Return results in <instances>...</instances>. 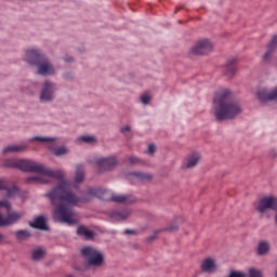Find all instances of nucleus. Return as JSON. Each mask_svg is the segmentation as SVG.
<instances>
[{
  "label": "nucleus",
  "instance_id": "obj_36",
  "mask_svg": "<svg viewBox=\"0 0 277 277\" xmlns=\"http://www.w3.org/2000/svg\"><path fill=\"white\" fill-rule=\"evenodd\" d=\"M167 230H176V225H171L167 228Z\"/></svg>",
  "mask_w": 277,
  "mask_h": 277
},
{
  "label": "nucleus",
  "instance_id": "obj_10",
  "mask_svg": "<svg viewBox=\"0 0 277 277\" xmlns=\"http://www.w3.org/2000/svg\"><path fill=\"white\" fill-rule=\"evenodd\" d=\"M37 72L42 77H55V75H57V67L53 65L49 58L44 57L37 65Z\"/></svg>",
  "mask_w": 277,
  "mask_h": 277
},
{
  "label": "nucleus",
  "instance_id": "obj_24",
  "mask_svg": "<svg viewBox=\"0 0 277 277\" xmlns=\"http://www.w3.org/2000/svg\"><path fill=\"white\" fill-rule=\"evenodd\" d=\"M236 71L237 68L235 67V60L232 58L226 63L224 67V75H226V77H233V75H235Z\"/></svg>",
  "mask_w": 277,
  "mask_h": 277
},
{
  "label": "nucleus",
  "instance_id": "obj_19",
  "mask_svg": "<svg viewBox=\"0 0 277 277\" xmlns=\"http://www.w3.org/2000/svg\"><path fill=\"white\" fill-rule=\"evenodd\" d=\"M29 226H31V228H39V230H48L49 227L47 226V216L44 215L37 216L34 220V222L29 223Z\"/></svg>",
  "mask_w": 277,
  "mask_h": 277
},
{
  "label": "nucleus",
  "instance_id": "obj_11",
  "mask_svg": "<svg viewBox=\"0 0 277 277\" xmlns=\"http://www.w3.org/2000/svg\"><path fill=\"white\" fill-rule=\"evenodd\" d=\"M213 51V43L209 39H201L192 48L193 55H209Z\"/></svg>",
  "mask_w": 277,
  "mask_h": 277
},
{
  "label": "nucleus",
  "instance_id": "obj_17",
  "mask_svg": "<svg viewBox=\"0 0 277 277\" xmlns=\"http://www.w3.org/2000/svg\"><path fill=\"white\" fill-rule=\"evenodd\" d=\"M217 261L213 258H207L201 262V269L206 274H215L217 272Z\"/></svg>",
  "mask_w": 277,
  "mask_h": 277
},
{
  "label": "nucleus",
  "instance_id": "obj_37",
  "mask_svg": "<svg viewBox=\"0 0 277 277\" xmlns=\"http://www.w3.org/2000/svg\"><path fill=\"white\" fill-rule=\"evenodd\" d=\"M124 234H126V235H133V230H131V229H126Z\"/></svg>",
  "mask_w": 277,
  "mask_h": 277
},
{
  "label": "nucleus",
  "instance_id": "obj_25",
  "mask_svg": "<svg viewBox=\"0 0 277 277\" xmlns=\"http://www.w3.org/2000/svg\"><path fill=\"white\" fill-rule=\"evenodd\" d=\"M269 242L265 240H261L258 245V254L260 256H264V254H267L269 252Z\"/></svg>",
  "mask_w": 277,
  "mask_h": 277
},
{
  "label": "nucleus",
  "instance_id": "obj_18",
  "mask_svg": "<svg viewBox=\"0 0 277 277\" xmlns=\"http://www.w3.org/2000/svg\"><path fill=\"white\" fill-rule=\"evenodd\" d=\"M47 256V249L42 247H37L32 249L30 259L31 261H35V263H40V261H44Z\"/></svg>",
  "mask_w": 277,
  "mask_h": 277
},
{
  "label": "nucleus",
  "instance_id": "obj_30",
  "mask_svg": "<svg viewBox=\"0 0 277 277\" xmlns=\"http://www.w3.org/2000/svg\"><path fill=\"white\" fill-rule=\"evenodd\" d=\"M141 103H143V105H148V103H150V95L148 93H145L141 96Z\"/></svg>",
  "mask_w": 277,
  "mask_h": 277
},
{
  "label": "nucleus",
  "instance_id": "obj_38",
  "mask_svg": "<svg viewBox=\"0 0 277 277\" xmlns=\"http://www.w3.org/2000/svg\"><path fill=\"white\" fill-rule=\"evenodd\" d=\"M276 211V214H275V223L277 225V209L275 210Z\"/></svg>",
  "mask_w": 277,
  "mask_h": 277
},
{
  "label": "nucleus",
  "instance_id": "obj_23",
  "mask_svg": "<svg viewBox=\"0 0 277 277\" xmlns=\"http://www.w3.org/2000/svg\"><path fill=\"white\" fill-rule=\"evenodd\" d=\"M96 142H98V138L90 134H84L77 138L78 144H96Z\"/></svg>",
  "mask_w": 277,
  "mask_h": 277
},
{
  "label": "nucleus",
  "instance_id": "obj_35",
  "mask_svg": "<svg viewBox=\"0 0 277 277\" xmlns=\"http://www.w3.org/2000/svg\"><path fill=\"white\" fill-rule=\"evenodd\" d=\"M129 131H131V127L130 126H126V127L121 128V133H127Z\"/></svg>",
  "mask_w": 277,
  "mask_h": 277
},
{
  "label": "nucleus",
  "instance_id": "obj_13",
  "mask_svg": "<svg viewBox=\"0 0 277 277\" xmlns=\"http://www.w3.org/2000/svg\"><path fill=\"white\" fill-rule=\"evenodd\" d=\"M0 192H4L6 198H15L18 194V187L12 180L2 177L0 179Z\"/></svg>",
  "mask_w": 277,
  "mask_h": 277
},
{
  "label": "nucleus",
  "instance_id": "obj_28",
  "mask_svg": "<svg viewBox=\"0 0 277 277\" xmlns=\"http://www.w3.org/2000/svg\"><path fill=\"white\" fill-rule=\"evenodd\" d=\"M3 209L6 211V213H10V211H12V203L10 202V200H0V211H3Z\"/></svg>",
  "mask_w": 277,
  "mask_h": 277
},
{
  "label": "nucleus",
  "instance_id": "obj_4",
  "mask_svg": "<svg viewBox=\"0 0 277 277\" xmlns=\"http://www.w3.org/2000/svg\"><path fill=\"white\" fill-rule=\"evenodd\" d=\"M28 142H41V144H48L49 150L54 155L55 157H64L70 153V149L66 146H56L55 142H57V138L55 137H49V136H34L28 140Z\"/></svg>",
  "mask_w": 277,
  "mask_h": 277
},
{
  "label": "nucleus",
  "instance_id": "obj_3",
  "mask_svg": "<svg viewBox=\"0 0 277 277\" xmlns=\"http://www.w3.org/2000/svg\"><path fill=\"white\" fill-rule=\"evenodd\" d=\"M88 196H94L101 200H111L113 202H119L129 205V202H135V198L131 195H120L103 187H91L88 189Z\"/></svg>",
  "mask_w": 277,
  "mask_h": 277
},
{
  "label": "nucleus",
  "instance_id": "obj_34",
  "mask_svg": "<svg viewBox=\"0 0 277 277\" xmlns=\"http://www.w3.org/2000/svg\"><path fill=\"white\" fill-rule=\"evenodd\" d=\"M64 62H67L68 64H70V62H75V58H72V56L70 55H66L64 56Z\"/></svg>",
  "mask_w": 277,
  "mask_h": 277
},
{
  "label": "nucleus",
  "instance_id": "obj_32",
  "mask_svg": "<svg viewBox=\"0 0 277 277\" xmlns=\"http://www.w3.org/2000/svg\"><path fill=\"white\" fill-rule=\"evenodd\" d=\"M155 153H157V146L155 144H150L148 146V154L149 155H155Z\"/></svg>",
  "mask_w": 277,
  "mask_h": 277
},
{
  "label": "nucleus",
  "instance_id": "obj_8",
  "mask_svg": "<svg viewBox=\"0 0 277 277\" xmlns=\"http://www.w3.org/2000/svg\"><path fill=\"white\" fill-rule=\"evenodd\" d=\"M55 92H57V83L45 80L39 95L40 103H53L55 101Z\"/></svg>",
  "mask_w": 277,
  "mask_h": 277
},
{
  "label": "nucleus",
  "instance_id": "obj_21",
  "mask_svg": "<svg viewBox=\"0 0 277 277\" xmlns=\"http://www.w3.org/2000/svg\"><path fill=\"white\" fill-rule=\"evenodd\" d=\"M130 179L141 183H148V181H153V175L150 173L134 172L130 174Z\"/></svg>",
  "mask_w": 277,
  "mask_h": 277
},
{
  "label": "nucleus",
  "instance_id": "obj_7",
  "mask_svg": "<svg viewBox=\"0 0 277 277\" xmlns=\"http://www.w3.org/2000/svg\"><path fill=\"white\" fill-rule=\"evenodd\" d=\"M253 209L260 213V215H264L267 211H276L277 209V198L274 196H265L260 200L253 203Z\"/></svg>",
  "mask_w": 277,
  "mask_h": 277
},
{
  "label": "nucleus",
  "instance_id": "obj_29",
  "mask_svg": "<svg viewBox=\"0 0 277 277\" xmlns=\"http://www.w3.org/2000/svg\"><path fill=\"white\" fill-rule=\"evenodd\" d=\"M249 277H263V273L260 269L251 268L249 271Z\"/></svg>",
  "mask_w": 277,
  "mask_h": 277
},
{
  "label": "nucleus",
  "instance_id": "obj_5",
  "mask_svg": "<svg viewBox=\"0 0 277 277\" xmlns=\"http://www.w3.org/2000/svg\"><path fill=\"white\" fill-rule=\"evenodd\" d=\"M83 259L93 267H101L105 263V256L94 247H85L81 250Z\"/></svg>",
  "mask_w": 277,
  "mask_h": 277
},
{
  "label": "nucleus",
  "instance_id": "obj_9",
  "mask_svg": "<svg viewBox=\"0 0 277 277\" xmlns=\"http://www.w3.org/2000/svg\"><path fill=\"white\" fill-rule=\"evenodd\" d=\"M44 57V53H42V50L38 48L26 49L23 56L24 62H27L32 66H37Z\"/></svg>",
  "mask_w": 277,
  "mask_h": 277
},
{
  "label": "nucleus",
  "instance_id": "obj_1",
  "mask_svg": "<svg viewBox=\"0 0 277 277\" xmlns=\"http://www.w3.org/2000/svg\"><path fill=\"white\" fill-rule=\"evenodd\" d=\"M5 168H16L22 172H36L39 175H30L26 179V183L44 185L51 183L53 179L60 181L58 185L47 193L51 205H53V219L63 224H77L75 219V205L88 202L84 197H79L72 189H79V185L85 181V168L83 164H77L74 180H66V173L62 169H49L42 163H38L30 159L9 158L3 161Z\"/></svg>",
  "mask_w": 277,
  "mask_h": 277
},
{
  "label": "nucleus",
  "instance_id": "obj_27",
  "mask_svg": "<svg viewBox=\"0 0 277 277\" xmlns=\"http://www.w3.org/2000/svg\"><path fill=\"white\" fill-rule=\"evenodd\" d=\"M77 233L80 237H84V239H92L94 237V233L83 226L78 227Z\"/></svg>",
  "mask_w": 277,
  "mask_h": 277
},
{
  "label": "nucleus",
  "instance_id": "obj_20",
  "mask_svg": "<svg viewBox=\"0 0 277 277\" xmlns=\"http://www.w3.org/2000/svg\"><path fill=\"white\" fill-rule=\"evenodd\" d=\"M276 49H277V35L272 37L269 43L266 47V52L264 54L265 62H267V60L272 57V54L274 53V51H276Z\"/></svg>",
  "mask_w": 277,
  "mask_h": 277
},
{
  "label": "nucleus",
  "instance_id": "obj_15",
  "mask_svg": "<svg viewBox=\"0 0 277 277\" xmlns=\"http://www.w3.org/2000/svg\"><path fill=\"white\" fill-rule=\"evenodd\" d=\"M201 156L198 151H194L190 155H188L183 163L182 169L183 170H192V168H196L198 163L200 162Z\"/></svg>",
  "mask_w": 277,
  "mask_h": 277
},
{
  "label": "nucleus",
  "instance_id": "obj_16",
  "mask_svg": "<svg viewBox=\"0 0 277 277\" xmlns=\"http://www.w3.org/2000/svg\"><path fill=\"white\" fill-rule=\"evenodd\" d=\"M29 148L27 143L8 145L2 149V155H14L15 153H25Z\"/></svg>",
  "mask_w": 277,
  "mask_h": 277
},
{
  "label": "nucleus",
  "instance_id": "obj_6",
  "mask_svg": "<svg viewBox=\"0 0 277 277\" xmlns=\"http://www.w3.org/2000/svg\"><path fill=\"white\" fill-rule=\"evenodd\" d=\"M25 212L23 211L8 212L6 216L0 213V226H12L16 222H19V220H23ZM3 243H8V240L5 239V235L0 234V246H3Z\"/></svg>",
  "mask_w": 277,
  "mask_h": 277
},
{
  "label": "nucleus",
  "instance_id": "obj_12",
  "mask_svg": "<svg viewBox=\"0 0 277 277\" xmlns=\"http://www.w3.org/2000/svg\"><path fill=\"white\" fill-rule=\"evenodd\" d=\"M95 166L98 172H107V170L118 166V159L114 156L95 158Z\"/></svg>",
  "mask_w": 277,
  "mask_h": 277
},
{
  "label": "nucleus",
  "instance_id": "obj_33",
  "mask_svg": "<svg viewBox=\"0 0 277 277\" xmlns=\"http://www.w3.org/2000/svg\"><path fill=\"white\" fill-rule=\"evenodd\" d=\"M129 161L132 166H137V163H140V158L132 156L129 158Z\"/></svg>",
  "mask_w": 277,
  "mask_h": 277
},
{
  "label": "nucleus",
  "instance_id": "obj_26",
  "mask_svg": "<svg viewBox=\"0 0 277 277\" xmlns=\"http://www.w3.org/2000/svg\"><path fill=\"white\" fill-rule=\"evenodd\" d=\"M15 237L17 241H27V239L31 237V232L27 229H21L15 233Z\"/></svg>",
  "mask_w": 277,
  "mask_h": 277
},
{
  "label": "nucleus",
  "instance_id": "obj_31",
  "mask_svg": "<svg viewBox=\"0 0 277 277\" xmlns=\"http://www.w3.org/2000/svg\"><path fill=\"white\" fill-rule=\"evenodd\" d=\"M229 277H247L245 273H241V272H237V271H233L230 274H229Z\"/></svg>",
  "mask_w": 277,
  "mask_h": 277
},
{
  "label": "nucleus",
  "instance_id": "obj_14",
  "mask_svg": "<svg viewBox=\"0 0 277 277\" xmlns=\"http://www.w3.org/2000/svg\"><path fill=\"white\" fill-rule=\"evenodd\" d=\"M256 97L261 103H269V101H277V85L271 91L267 90V88L258 89Z\"/></svg>",
  "mask_w": 277,
  "mask_h": 277
},
{
  "label": "nucleus",
  "instance_id": "obj_22",
  "mask_svg": "<svg viewBox=\"0 0 277 277\" xmlns=\"http://www.w3.org/2000/svg\"><path fill=\"white\" fill-rule=\"evenodd\" d=\"M129 215H131V211L129 210H123V211H113L110 212V217L115 221V222H120L122 220H127V217H129Z\"/></svg>",
  "mask_w": 277,
  "mask_h": 277
},
{
  "label": "nucleus",
  "instance_id": "obj_2",
  "mask_svg": "<svg viewBox=\"0 0 277 277\" xmlns=\"http://www.w3.org/2000/svg\"><path fill=\"white\" fill-rule=\"evenodd\" d=\"M213 111L216 120H233L237 118L243 109L241 104L228 89H221L217 91L213 98Z\"/></svg>",
  "mask_w": 277,
  "mask_h": 277
}]
</instances>
